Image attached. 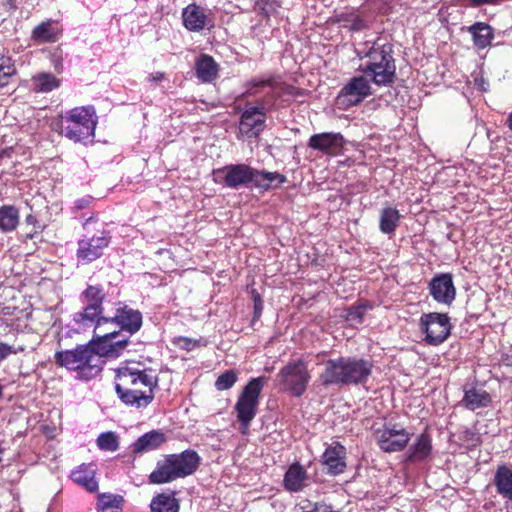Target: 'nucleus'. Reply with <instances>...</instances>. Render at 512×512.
<instances>
[{
	"label": "nucleus",
	"mask_w": 512,
	"mask_h": 512,
	"mask_svg": "<svg viewBox=\"0 0 512 512\" xmlns=\"http://www.w3.org/2000/svg\"><path fill=\"white\" fill-rule=\"evenodd\" d=\"M115 372V391L123 404L142 409L152 403L159 382L154 369L133 362L117 368Z\"/></svg>",
	"instance_id": "nucleus-1"
},
{
	"label": "nucleus",
	"mask_w": 512,
	"mask_h": 512,
	"mask_svg": "<svg viewBox=\"0 0 512 512\" xmlns=\"http://www.w3.org/2000/svg\"><path fill=\"white\" fill-rule=\"evenodd\" d=\"M215 181L230 189L253 184L262 190L277 188L287 181L285 175L278 172L257 170L246 164H230L214 170Z\"/></svg>",
	"instance_id": "nucleus-2"
},
{
	"label": "nucleus",
	"mask_w": 512,
	"mask_h": 512,
	"mask_svg": "<svg viewBox=\"0 0 512 512\" xmlns=\"http://www.w3.org/2000/svg\"><path fill=\"white\" fill-rule=\"evenodd\" d=\"M373 363L359 357L330 359L320 376L324 385H359L367 382Z\"/></svg>",
	"instance_id": "nucleus-3"
},
{
	"label": "nucleus",
	"mask_w": 512,
	"mask_h": 512,
	"mask_svg": "<svg viewBox=\"0 0 512 512\" xmlns=\"http://www.w3.org/2000/svg\"><path fill=\"white\" fill-rule=\"evenodd\" d=\"M57 365L76 373L81 380H90L99 375L103 369L104 360L86 345H78L75 349L62 350L55 353Z\"/></svg>",
	"instance_id": "nucleus-4"
},
{
	"label": "nucleus",
	"mask_w": 512,
	"mask_h": 512,
	"mask_svg": "<svg viewBox=\"0 0 512 512\" xmlns=\"http://www.w3.org/2000/svg\"><path fill=\"white\" fill-rule=\"evenodd\" d=\"M96 125L97 117L93 107H75L61 115V133L74 142L91 141Z\"/></svg>",
	"instance_id": "nucleus-5"
},
{
	"label": "nucleus",
	"mask_w": 512,
	"mask_h": 512,
	"mask_svg": "<svg viewBox=\"0 0 512 512\" xmlns=\"http://www.w3.org/2000/svg\"><path fill=\"white\" fill-rule=\"evenodd\" d=\"M362 71L371 76L376 85L393 83L396 66L392 57V45L375 42L367 53V62Z\"/></svg>",
	"instance_id": "nucleus-6"
},
{
	"label": "nucleus",
	"mask_w": 512,
	"mask_h": 512,
	"mask_svg": "<svg viewBox=\"0 0 512 512\" xmlns=\"http://www.w3.org/2000/svg\"><path fill=\"white\" fill-rule=\"evenodd\" d=\"M265 382L266 378L262 376L252 378L237 399L234 409L243 432L248 430L250 423L257 414L259 398Z\"/></svg>",
	"instance_id": "nucleus-7"
},
{
	"label": "nucleus",
	"mask_w": 512,
	"mask_h": 512,
	"mask_svg": "<svg viewBox=\"0 0 512 512\" xmlns=\"http://www.w3.org/2000/svg\"><path fill=\"white\" fill-rule=\"evenodd\" d=\"M372 94L369 80L363 76L352 77L339 91L336 101L340 108L348 109L364 101Z\"/></svg>",
	"instance_id": "nucleus-8"
},
{
	"label": "nucleus",
	"mask_w": 512,
	"mask_h": 512,
	"mask_svg": "<svg viewBox=\"0 0 512 512\" xmlns=\"http://www.w3.org/2000/svg\"><path fill=\"white\" fill-rule=\"evenodd\" d=\"M420 329L428 344L439 345L450 335L451 324L447 314L431 312L421 316Z\"/></svg>",
	"instance_id": "nucleus-9"
},
{
	"label": "nucleus",
	"mask_w": 512,
	"mask_h": 512,
	"mask_svg": "<svg viewBox=\"0 0 512 512\" xmlns=\"http://www.w3.org/2000/svg\"><path fill=\"white\" fill-rule=\"evenodd\" d=\"M95 332V337L88 343L93 352L103 359V357H118L127 347L129 338L123 337L119 331H112L101 334Z\"/></svg>",
	"instance_id": "nucleus-10"
},
{
	"label": "nucleus",
	"mask_w": 512,
	"mask_h": 512,
	"mask_svg": "<svg viewBox=\"0 0 512 512\" xmlns=\"http://www.w3.org/2000/svg\"><path fill=\"white\" fill-rule=\"evenodd\" d=\"M279 377L285 388L297 397L305 392L310 379L307 366L302 361L288 363L280 370Z\"/></svg>",
	"instance_id": "nucleus-11"
},
{
	"label": "nucleus",
	"mask_w": 512,
	"mask_h": 512,
	"mask_svg": "<svg viewBox=\"0 0 512 512\" xmlns=\"http://www.w3.org/2000/svg\"><path fill=\"white\" fill-rule=\"evenodd\" d=\"M375 435L380 449L389 453L402 451L410 440V433L398 425L384 426Z\"/></svg>",
	"instance_id": "nucleus-12"
},
{
	"label": "nucleus",
	"mask_w": 512,
	"mask_h": 512,
	"mask_svg": "<svg viewBox=\"0 0 512 512\" xmlns=\"http://www.w3.org/2000/svg\"><path fill=\"white\" fill-rule=\"evenodd\" d=\"M110 243L109 233L102 230L99 234L88 236L78 241L77 257L84 263L92 262L103 255Z\"/></svg>",
	"instance_id": "nucleus-13"
},
{
	"label": "nucleus",
	"mask_w": 512,
	"mask_h": 512,
	"mask_svg": "<svg viewBox=\"0 0 512 512\" xmlns=\"http://www.w3.org/2000/svg\"><path fill=\"white\" fill-rule=\"evenodd\" d=\"M108 323H114L122 331L132 335L139 331L142 326V314L126 304L118 303L114 313L109 315Z\"/></svg>",
	"instance_id": "nucleus-14"
},
{
	"label": "nucleus",
	"mask_w": 512,
	"mask_h": 512,
	"mask_svg": "<svg viewBox=\"0 0 512 512\" xmlns=\"http://www.w3.org/2000/svg\"><path fill=\"white\" fill-rule=\"evenodd\" d=\"M428 288L430 295L440 304L450 306L455 300L456 288L452 275L449 273L434 276L429 282Z\"/></svg>",
	"instance_id": "nucleus-15"
},
{
	"label": "nucleus",
	"mask_w": 512,
	"mask_h": 512,
	"mask_svg": "<svg viewBox=\"0 0 512 512\" xmlns=\"http://www.w3.org/2000/svg\"><path fill=\"white\" fill-rule=\"evenodd\" d=\"M265 122L266 114L263 108L248 107L241 114L239 133L248 138H255L264 130Z\"/></svg>",
	"instance_id": "nucleus-16"
},
{
	"label": "nucleus",
	"mask_w": 512,
	"mask_h": 512,
	"mask_svg": "<svg viewBox=\"0 0 512 512\" xmlns=\"http://www.w3.org/2000/svg\"><path fill=\"white\" fill-rule=\"evenodd\" d=\"M345 144V139L341 133L324 132L314 134L309 138L308 147L317 150L325 155H338Z\"/></svg>",
	"instance_id": "nucleus-17"
},
{
	"label": "nucleus",
	"mask_w": 512,
	"mask_h": 512,
	"mask_svg": "<svg viewBox=\"0 0 512 512\" xmlns=\"http://www.w3.org/2000/svg\"><path fill=\"white\" fill-rule=\"evenodd\" d=\"M183 24L189 31L210 30L214 26L213 18L207 10L195 3L189 4L182 11Z\"/></svg>",
	"instance_id": "nucleus-18"
},
{
	"label": "nucleus",
	"mask_w": 512,
	"mask_h": 512,
	"mask_svg": "<svg viewBox=\"0 0 512 512\" xmlns=\"http://www.w3.org/2000/svg\"><path fill=\"white\" fill-rule=\"evenodd\" d=\"M168 457L179 478L192 475L200 464V456L196 451L190 449L179 454H169Z\"/></svg>",
	"instance_id": "nucleus-19"
},
{
	"label": "nucleus",
	"mask_w": 512,
	"mask_h": 512,
	"mask_svg": "<svg viewBox=\"0 0 512 512\" xmlns=\"http://www.w3.org/2000/svg\"><path fill=\"white\" fill-rule=\"evenodd\" d=\"M310 483V477L307 470L299 463L295 462L289 466L285 472L283 485L289 492H300Z\"/></svg>",
	"instance_id": "nucleus-20"
},
{
	"label": "nucleus",
	"mask_w": 512,
	"mask_h": 512,
	"mask_svg": "<svg viewBox=\"0 0 512 512\" xmlns=\"http://www.w3.org/2000/svg\"><path fill=\"white\" fill-rule=\"evenodd\" d=\"M346 448L340 443H335L326 448L322 458L323 464L328 468L329 473L338 475L344 472Z\"/></svg>",
	"instance_id": "nucleus-21"
},
{
	"label": "nucleus",
	"mask_w": 512,
	"mask_h": 512,
	"mask_svg": "<svg viewBox=\"0 0 512 512\" xmlns=\"http://www.w3.org/2000/svg\"><path fill=\"white\" fill-rule=\"evenodd\" d=\"M432 452L431 437L422 433L418 435L415 441L409 446L406 453V460L412 463L425 461Z\"/></svg>",
	"instance_id": "nucleus-22"
},
{
	"label": "nucleus",
	"mask_w": 512,
	"mask_h": 512,
	"mask_svg": "<svg viewBox=\"0 0 512 512\" xmlns=\"http://www.w3.org/2000/svg\"><path fill=\"white\" fill-rule=\"evenodd\" d=\"M103 308H97L93 305H85L82 312L76 313L74 320L83 326H91L95 324V330L98 331L103 324L108 323L109 315H102Z\"/></svg>",
	"instance_id": "nucleus-23"
},
{
	"label": "nucleus",
	"mask_w": 512,
	"mask_h": 512,
	"mask_svg": "<svg viewBox=\"0 0 512 512\" xmlns=\"http://www.w3.org/2000/svg\"><path fill=\"white\" fill-rule=\"evenodd\" d=\"M176 479H179V476L168 455L156 463L155 469L149 475V482L157 485L170 483Z\"/></svg>",
	"instance_id": "nucleus-24"
},
{
	"label": "nucleus",
	"mask_w": 512,
	"mask_h": 512,
	"mask_svg": "<svg viewBox=\"0 0 512 512\" xmlns=\"http://www.w3.org/2000/svg\"><path fill=\"white\" fill-rule=\"evenodd\" d=\"M166 442L164 433L156 430L149 431L140 436L133 444L132 451L134 453H143L159 448Z\"/></svg>",
	"instance_id": "nucleus-25"
},
{
	"label": "nucleus",
	"mask_w": 512,
	"mask_h": 512,
	"mask_svg": "<svg viewBox=\"0 0 512 512\" xmlns=\"http://www.w3.org/2000/svg\"><path fill=\"white\" fill-rule=\"evenodd\" d=\"M195 70L198 79L205 83L212 82L218 76V64L207 54H201L196 60Z\"/></svg>",
	"instance_id": "nucleus-26"
},
{
	"label": "nucleus",
	"mask_w": 512,
	"mask_h": 512,
	"mask_svg": "<svg viewBox=\"0 0 512 512\" xmlns=\"http://www.w3.org/2000/svg\"><path fill=\"white\" fill-rule=\"evenodd\" d=\"M71 478L89 492H95L98 489V482L95 480V469L91 464L80 465L71 472Z\"/></svg>",
	"instance_id": "nucleus-27"
},
{
	"label": "nucleus",
	"mask_w": 512,
	"mask_h": 512,
	"mask_svg": "<svg viewBox=\"0 0 512 512\" xmlns=\"http://www.w3.org/2000/svg\"><path fill=\"white\" fill-rule=\"evenodd\" d=\"M462 402L467 409L473 411L478 408L487 407L491 402V396L483 389L471 387L464 390Z\"/></svg>",
	"instance_id": "nucleus-28"
},
{
	"label": "nucleus",
	"mask_w": 512,
	"mask_h": 512,
	"mask_svg": "<svg viewBox=\"0 0 512 512\" xmlns=\"http://www.w3.org/2000/svg\"><path fill=\"white\" fill-rule=\"evenodd\" d=\"M331 22L339 24V28L349 29L350 31L366 29L365 20L355 11L335 15Z\"/></svg>",
	"instance_id": "nucleus-29"
},
{
	"label": "nucleus",
	"mask_w": 512,
	"mask_h": 512,
	"mask_svg": "<svg viewBox=\"0 0 512 512\" xmlns=\"http://www.w3.org/2000/svg\"><path fill=\"white\" fill-rule=\"evenodd\" d=\"M494 483L497 492L504 498L512 499V470L506 466L498 467Z\"/></svg>",
	"instance_id": "nucleus-30"
},
{
	"label": "nucleus",
	"mask_w": 512,
	"mask_h": 512,
	"mask_svg": "<svg viewBox=\"0 0 512 512\" xmlns=\"http://www.w3.org/2000/svg\"><path fill=\"white\" fill-rule=\"evenodd\" d=\"M151 512H179V501L173 494L160 493L150 503Z\"/></svg>",
	"instance_id": "nucleus-31"
},
{
	"label": "nucleus",
	"mask_w": 512,
	"mask_h": 512,
	"mask_svg": "<svg viewBox=\"0 0 512 512\" xmlns=\"http://www.w3.org/2000/svg\"><path fill=\"white\" fill-rule=\"evenodd\" d=\"M401 215L394 207L382 209L379 219L380 231L384 234H393L399 225Z\"/></svg>",
	"instance_id": "nucleus-32"
},
{
	"label": "nucleus",
	"mask_w": 512,
	"mask_h": 512,
	"mask_svg": "<svg viewBox=\"0 0 512 512\" xmlns=\"http://www.w3.org/2000/svg\"><path fill=\"white\" fill-rule=\"evenodd\" d=\"M124 499L120 495L103 493L98 496V512H122Z\"/></svg>",
	"instance_id": "nucleus-33"
},
{
	"label": "nucleus",
	"mask_w": 512,
	"mask_h": 512,
	"mask_svg": "<svg viewBox=\"0 0 512 512\" xmlns=\"http://www.w3.org/2000/svg\"><path fill=\"white\" fill-rule=\"evenodd\" d=\"M19 222V212L14 206H3L0 208V229L2 231L14 230Z\"/></svg>",
	"instance_id": "nucleus-34"
},
{
	"label": "nucleus",
	"mask_w": 512,
	"mask_h": 512,
	"mask_svg": "<svg viewBox=\"0 0 512 512\" xmlns=\"http://www.w3.org/2000/svg\"><path fill=\"white\" fill-rule=\"evenodd\" d=\"M33 83L36 91L48 93L58 88L60 80L51 73H39L33 77Z\"/></svg>",
	"instance_id": "nucleus-35"
},
{
	"label": "nucleus",
	"mask_w": 512,
	"mask_h": 512,
	"mask_svg": "<svg viewBox=\"0 0 512 512\" xmlns=\"http://www.w3.org/2000/svg\"><path fill=\"white\" fill-rule=\"evenodd\" d=\"M82 297L85 305H93L97 308H103L102 303L105 295L100 287L88 286L82 293Z\"/></svg>",
	"instance_id": "nucleus-36"
},
{
	"label": "nucleus",
	"mask_w": 512,
	"mask_h": 512,
	"mask_svg": "<svg viewBox=\"0 0 512 512\" xmlns=\"http://www.w3.org/2000/svg\"><path fill=\"white\" fill-rule=\"evenodd\" d=\"M97 445L104 451H116L119 448L118 436L111 431L101 433L97 438Z\"/></svg>",
	"instance_id": "nucleus-37"
},
{
	"label": "nucleus",
	"mask_w": 512,
	"mask_h": 512,
	"mask_svg": "<svg viewBox=\"0 0 512 512\" xmlns=\"http://www.w3.org/2000/svg\"><path fill=\"white\" fill-rule=\"evenodd\" d=\"M16 67L8 57H0V87L8 85L9 79L15 75Z\"/></svg>",
	"instance_id": "nucleus-38"
},
{
	"label": "nucleus",
	"mask_w": 512,
	"mask_h": 512,
	"mask_svg": "<svg viewBox=\"0 0 512 512\" xmlns=\"http://www.w3.org/2000/svg\"><path fill=\"white\" fill-rule=\"evenodd\" d=\"M238 379L234 370H226L215 381V387L218 391L228 390L236 383Z\"/></svg>",
	"instance_id": "nucleus-39"
},
{
	"label": "nucleus",
	"mask_w": 512,
	"mask_h": 512,
	"mask_svg": "<svg viewBox=\"0 0 512 512\" xmlns=\"http://www.w3.org/2000/svg\"><path fill=\"white\" fill-rule=\"evenodd\" d=\"M281 6L280 0H255V9L265 17L275 13Z\"/></svg>",
	"instance_id": "nucleus-40"
},
{
	"label": "nucleus",
	"mask_w": 512,
	"mask_h": 512,
	"mask_svg": "<svg viewBox=\"0 0 512 512\" xmlns=\"http://www.w3.org/2000/svg\"><path fill=\"white\" fill-rule=\"evenodd\" d=\"M493 34H472L474 45L478 49H484L490 45Z\"/></svg>",
	"instance_id": "nucleus-41"
},
{
	"label": "nucleus",
	"mask_w": 512,
	"mask_h": 512,
	"mask_svg": "<svg viewBox=\"0 0 512 512\" xmlns=\"http://www.w3.org/2000/svg\"><path fill=\"white\" fill-rule=\"evenodd\" d=\"M17 349L6 342L0 341V365L12 354H16Z\"/></svg>",
	"instance_id": "nucleus-42"
},
{
	"label": "nucleus",
	"mask_w": 512,
	"mask_h": 512,
	"mask_svg": "<svg viewBox=\"0 0 512 512\" xmlns=\"http://www.w3.org/2000/svg\"><path fill=\"white\" fill-rule=\"evenodd\" d=\"M252 298L254 301V316L258 318L260 317L263 310V301L260 294L255 290L252 291Z\"/></svg>",
	"instance_id": "nucleus-43"
},
{
	"label": "nucleus",
	"mask_w": 512,
	"mask_h": 512,
	"mask_svg": "<svg viewBox=\"0 0 512 512\" xmlns=\"http://www.w3.org/2000/svg\"><path fill=\"white\" fill-rule=\"evenodd\" d=\"M179 341L181 343V346L186 350H192L198 343L197 340H193L186 337L180 338Z\"/></svg>",
	"instance_id": "nucleus-44"
},
{
	"label": "nucleus",
	"mask_w": 512,
	"mask_h": 512,
	"mask_svg": "<svg viewBox=\"0 0 512 512\" xmlns=\"http://www.w3.org/2000/svg\"><path fill=\"white\" fill-rule=\"evenodd\" d=\"M468 30H469L468 32H470V33L481 32L483 30H490V26L488 24L478 22V23H475L474 25L470 26L468 28Z\"/></svg>",
	"instance_id": "nucleus-45"
},
{
	"label": "nucleus",
	"mask_w": 512,
	"mask_h": 512,
	"mask_svg": "<svg viewBox=\"0 0 512 512\" xmlns=\"http://www.w3.org/2000/svg\"><path fill=\"white\" fill-rule=\"evenodd\" d=\"M50 25H51V22H43L40 25L36 26L32 32H37V33L49 32Z\"/></svg>",
	"instance_id": "nucleus-46"
},
{
	"label": "nucleus",
	"mask_w": 512,
	"mask_h": 512,
	"mask_svg": "<svg viewBox=\"0 0 512 512\" xmlns=\"http://www.w3.org/2000/svg\"><path fill=\"white\" fill-rule=\"evenodd\" d=\"M35 39L37 40H44V41H55V34H33Z\"/></svg>",
	"instance_id": "nucleus-47"
},
{
	"label": "nucleus",
	"mask_w": 512,
	"mask_h": 512,
	"mask_svg": "<svg viewBox=\"0 0 512 512\" xmlns=\"http://www.w3.org/2000/svg\"><path fill=\"white\" fill-rule=\"evenodd\" d=\"M89 202H90V200H89V199H85V198L78 199V200L75 202V207H76V209H78V210H82V209L86 208V207L89 205Z\"/></svg>",
	"instance_id": "nucleus-48"
},
{
	"label": "nucleus",
	"mask_w": 512,
	"mask_h": 512,
	"mask_svg": "<svg viewBox=\"0 0 512 512\" xmlns=\"http://www.w3.org/2000/svg\"><path fill=\"white\" fill-rule=\"evenodd\" d=\"M348 319L349 320H355L358 319L359 321L362 319V313L359 309L351 310L348 313Z\"/></svg>",
	"instance_id": "nucleus-49"
},
{
	"label": "nucleus",
	"mask_w": 512,
	"mask_h": 512,
	"mask_svg": "<svg viewBox=\"0 0 512 512\" xmlns=\"http://www.w3.org/2000/svg\"><path fill=\"white\" fill-rule=\"evenodd\" d=\"M152 79L154 81H161L163 79V74L162 73H156L155 75L152 76Z\"/></svg>",
	"instance_id": "nucleus-50"
},
{
	"label": "nucleus",
	"mask_w": 512,
	"mask_h": 512,
	"mask_svg": "<svg viewBox=\"0 0 512 512\" xmlns=\"http://www.w3.org/2000/svg\"><path fill=\"white\" fill-rule=\"evenodd\" d=\"M506 124L508 125L510 130H512V112L508 115L507 120H506Z\"/></svg>",
	"instance_id": "nucleus-51"
},
{
	"label": "nucleus",
	"mask_w": 512,
	"mask_h": 512,
	"mask_svg": "<svg viewBox=\"0 0 512 512\" xmlns=\"http://www.w3.org/2000/svg\"><path fill=\"white\" fill-rule=\"evenodd\" d=\"M3 458V449L0 447V461L2 460Z\"/></svg>",
	"instance_id": "nucleus-52"
}]
</instances>
